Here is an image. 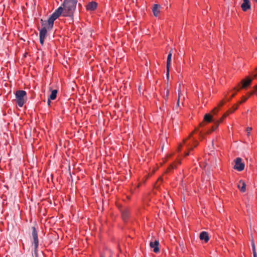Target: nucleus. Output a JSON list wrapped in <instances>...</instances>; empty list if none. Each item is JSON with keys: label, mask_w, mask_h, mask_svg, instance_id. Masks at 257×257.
<instances>
[{"label": "nucleus", "mask_w": 257, "mask_h": 257, "mask_svg": "<svg viewBox=\"0 0 257 257\" xmlns=\"http://www.w3.org/2000/svg\"><path fill=\"white\" fill-rule=\"evenodd\" d=\"M168 94H169V91H168V90H167V95H168Z\"/></svg>", "instance_id": "4c0bfd02"}, {"label": "nucleus", "mask_w": 257, "mask_h": 257, "mask_svg": "<svg viewBox=\"0 0 257 257\" xmlns=\"http://www.w3.org/2000/svg\"><path fill=\"white\" fill-rule=\"evenodd\" d=\"M101 257H104V256H102Z\"/></svg>", "instance_id": "a19ab883"}, {"label": "nucleus", "mask_w": 257, "mask_h": 257, "mask_svg": "<svg viewBox=\"0 0 257 257\" xmlns=\"http://www.w3.org/2000/svg\"><path fill=\"white\" fill-rule=\"evenodd\" d=\"M50 99L49 98L48 100V101H47V104L48 105H50V103H51V101L50 100Z\"/></svg>", "instance_id": "473e14b6"}, {"label": "nucleus", "mask_w": 257, "mask_h": 257, "mask_svg": "<svg viewBox=\"0 0 257 257\" xmlns=\"http://www.w3.org/2000/svg\"><path fill=\"white\" fill-rule=\"evenodd\" d=\"M256 39H257V37L255 38Z\"/></svg>", "instance_id": "58836bf2"}, {"label": "nucleus", "mask_w": 257, "mask_h": 257, "mask_svg": "<svg viewBox=\"0 0 257 257\" xmlns=\"http://www.w3.org/2000/svg\"><path fill=\"white\" fill-rule=\"evenodd\" d=\"M219 123V121H216L215 122V126L212 127V131H214L218 126Z\"/></svg>", "instance_id": "4be33fe9"}, {"label": "nucleus", "mask_w": 257, "mask_h": 257, "mask_svg": "<svg viewBox=\"0 0 257 257\" xmlns=\"http://www.w3.org/2000/svg\"><path fill=\"white\" fill-rule=\"evenodd\" d=\"M162 178L161 177L159 178V179H158V181H157V183H158L160 180L162 181Z\"/></svg>", "instance_id": "f704fd0d"}, {"label": "nucleus", "mask_w": 257, "mask_h": 257, "mask_svg": "<svg viewBox=\"0 0 257 257\" xmlns=\"http://www.w3.org/2000/svg\"><path fill=\"white\" fill-rule=\"evenodd\" d=\"M193 149V147H191L189 149V151H192V150ZM189 154V152H188L187 153H186V154H185V156H188Z\"/></svg>", "instance_id": "c756f323"}, {"label": "nucleus", "mask_w": 257, "mask_h": 257, "mask_svg": "<svg viewBox=\"0 0 257 257\" xmlns=\"http://www.w3.org/2000/svg\"><path fill=\"white\" fill-rule=\"evenodd\" d=\"M198 145V143L197 142H195V144L194 145V147H196Z\"/></svg>", "instance_id": "72a5a7b5"}, {"label": "nucleus", "mask_w": 257, "mask_h": 257, "mask_svg": "<svg viewBox=\"0 0 257 257\" xmlns=\"http://www.w3.org/2000/svg\"><path fill=\"white\" fill-rule=\"evenodd\" d=\"M233 111V109L229 110L227 111V112H228V114H229V113H231V112H230V111Z\"/></svg>", "instance_id": "c9c22d12"}, {"label": "nucleus", "mask_w": 257, "mask_h": 257, "mask_svg": "<svg viewBox=\"0 0 257 257\" xmlns=\"http://www.w3.org/2000/svg\"><path fill=\"white\" fill-rule=\"evenodd\" d=\"M252 81V79L249 78H247L246 79L242 80L241 83H242L241 88H245L249 85Z\"/></svg>", "instance_id": "9b49d317"}, {"label": "nucleus", "mask_w": 257, "mask_h": 257, "mask_svg": "<svg viewBox=\"0 0 257 257\" xmlns=\"http://www.w3.org/2000/svg\"><path fill=\"white\" fill-rule=\"evenodd\" d=\"M252 130V128L250 127H247L246 128V131L247 132V135L249 136L250 134V131Z\"/></svg>", "instance_id": "a878e982"}, {"label": "nucleus", "mask_w": 257, "mask_h": 257, "mask_svg": "<svg viewBox=\"0 0 257 257\" xmlns=\"http://www.w3.org/2000/svg\"><path fill=\"white\" fill-rule=\"evenodd\" d=\"M159 245V241L157 240H152L150 243V247L153 249V251L155 253H158L160 250Z\"/></svg>", "instance_id": "423d86ee"}, {"label": "nucleus", "mask_w": 257, "mask_h": 257, "mask_svg": "<svg viewBox=\"0 0 257 257\" xmlns=\"http://www.w3.org/2000/svg\"><path fill=\"white\" fill-rule=\"evenodd\" d=\"M228 115V112H226V113H225L222 116V117L220 118V119L219 121V122L220 123L222 121V120H223V119L226 117L227 115Z\"/></svg>", "instance_id": "aec40b11"}, {"label": "nucleus", "mask_w": 257, "mask_h": 257, "mask_svg": "<svg viewBox=\"0 0 257 257\" xmlns=\"http://www.w3.org/2000/svg\"><path fill=\"white\" fill-rule=\"evenodd\" d=\"M180 87H181V85L180 84L179 85V89H180ZM178 92H179V96H178V102H177V106H179V101H180V89L178 90Z\"/></svg>", "instance_id": "b1692460"}, {"label": "nucleus", "mask_w": 257, "mask_h": 257, "mask_svg": "<svg viewBox=\"0 0 257 257\" xmlns=\"http://www.w3.org/2000/svg\"><path fill=\"white\" fill-rule=\"evenodd\" d=\"M57 90H53L52 91L51 93L49 96V98L51 100H54L57 96Z\"/></svg>", "instance_id": "dca6fc26"}, {"label": "nucleus", "mask_w": 257, "mask_h": 257, "mask_svg": "<svg viewBox=\"0 0 257 257\" xmlns=\"http://www.w3.org/2000/svg\"><path fill=\"white\" fill-rule=\"evenodd\" d=\"M97 3L95 2H89L86 6V10L89 11H93L97 7Z\"/></svg>", "instance_id": "6e6552de"}, {"label": "nucleus", "mask_w": 257, "mask_h": 257, "mask_svg": "<svg viewBox=\"0 0 257 257\" xmlns=\"http://www.w3.org/2000/svg\"><path fill=\"white\" fill-rule=\"evenodd\" d=\"M251 245L252 248V252L253 257H257V253L256 251L255 243L253 239L251 240Z\"/></svg>", "instance_id": "2eb2a0df"}, {"label": "nucleus", "mask_w": 257, "mask_h": 257, "mask_svg": "<svg viewBox=\"0 0 257 257\" xmlns=\"http://www.w3.org/2000/svg\"><path fill=\"white\" fill-rule=\"evenodd\" d=\"M204 120L210 122L212 120V116L209 114H206L204 117Z\"/></svg>", "instance_id": "f3484780"}, {"label": "nucleus", "mask_w": 257, "mask_h": 257, "mask_svg": "<svg viewBox=\"0 0 257 257\" xmlns=\"http://www.w3.org/2000/svg\"><path fill=\"white\" fill-rule=\"evenodd\" d=\"M32 235L33 238L34 244V254L36 257L38 256V247L39 244V240L38 238V234L35 227H32Z\"/></svg>", "instance_id": "7ed1b4c3"}, {"label": "nucleus", "mask_w": 257, "mask_h": 257, "mask_svg": "<svg viewBox=\"0 0 257 257\" xmlns=\"http://www.w3.org/2000/svg\"><path fill=\"white\" fill-rule=\"evenodd\" d=\"M15 96L17 104L22 107L27 99L26 92L24 90H17L15 93Z\"/></svg>", "instance_id": "f03ea898"}, {"label": "nucleus", "mask_w": 257, "mask_h": 257, "mask_svg": "<svg viewBox=\"0 0 257 257\" xmlns=\"http://www.w3.org/2000/svg\"><path fill=\"white\" fill-rule=\"evenodd\" d=\"M219 123V121H216L215 122V126L212 127V131H214L218 126Z\"/></svg>", "instance_id": "5701e85b"}, {"label": "nucleus", "mask_w": 257, "mask_h": 257, "mask_svg": "<svg viewBox=\"0 0 257 257\" xmlns=\"http://www.w3.org/2000/svg\"><path fill=\"white\" fill-rule=\"evenodd\" d=\"M256 95H257V92L256 93Z\"/></svg>", "instance_id": "ea45409f"}, {"label": "nucleus", "mask_w": 257, "mask_h": 257, "mask_svg": "<svg viewBox=\"0 0 257 257\" xmlns=\"http://www.w3.org/2000/svg\"><path fill=\"white\" fill-rule=\"evenodd\" d=\"M160 6L157 4L154 5L153 12L155 16L157 17L160 13Z\"/></svg>", "instance_id": "f8f14e48"}, {"label": "nucleus", "mask_w": 257, "mask_h": 257, "mask_svg": "<svg viewBox=\"0 0 257 257\" xmlns=\"http://www.w3.org/2000/svg\"><path fill=\"white\" fill-rule=\"evenodd\" d=\"M238 104H237L234 108H233V111H231L230 112L231 113H232L235 110H236L237 108H238Z\"/></svg>", "instance_id": "c85d7f7f"}, {"label": "nucleus", "mask_w": 257, "mask_h": 257, "mask_svg": "<svg viewBox=\"0 0 257 257\" xmlns=\"http://www.w3.org/2000/svg\"><path fill=\"white\" fill-rule=\"evenodd\" d=\"M237 187L240 191L242 192H244L246 191V184L244 181L242 180H240L239 181Z\"/></svg>", "instance_id": "9d476101"}, {"label": "nucleus", "mask_w": 257, "mask_h": 257, "mask_svg": "<svg viewBox=\"0 0 257 257\" xmlns=\"http://www.w3.org/2000/svg\"><path fill=\"white\" fill-rule=\"evenodd\" d=\"M241 8L244 12H246L247 10L250 9L251 5L250 1L243 0V3L241 5Z\"/></svg>", "instance_id": "0eeeda50"}, {"label": "nucleus", "mask_w": 257, "mask_h": 257, "mask_svg": "<svg viewBox=\"0 0 257 257\" xmlns=\"http://www.w3.org/2000/svg\"><path fill=\"white\" fill-rule=\"evenodd\" d=\"M47 31L45 27H43L40 31L39 38L40 42L42 45L44 44L45 37L47 35Z\"/></svg>", "instance_id": "39448f33"}, {"label": "nucleus", "mask_w": 257, "mask_h": 257, "mask_svg": "<svg viewBox=\"0 0 257 257\" xmlns=\"http://www.w3.org/2000/svg\"><path fill=\"white\" fill-rule=\"evenodd\" d=\"M256 91H257V86L255 87V90L251 92L250 93L249 96L252 95V94H254V93H255Z\"/></svg>", "instance_id": "7c9ffc66"}, {"label": "nucleus", "mask_w": 257, "mask_h": 257, "mask_svg": "<svg viewBox=\"0 0 257 257\" xmlns=\"http://www.w3.org/2000/svg\"><path fill=\"white\" fill-rule=\"evenodd\" d=\"M218 111V109L217 108V107H215L212 111V112L213 113H214V114H216Z\"/></svg>", "instance_id": "bb28decb"}, {"label": "nucleus", "mask_w": 257, "mask_h": 257, "mask_svg": "<svg viewBox=\"0 0 257 257\" xmlns=\"http://www.w3.org/2000/svg\"><path fill=\"white\" fill-rule=\"evenodd\" d=\"M247 99H248V97H243L242 98L241 100L239 102V104H241V103L245 102Z\"/></svg>", "instance_id": "393cba45"}, {"label": "nucleus", "mask_w": 257, "mask_h": 257, "mask_svg": "<svg viewBox=\"0 0 257 257\" xmlns=\"http://www.w3.org/2000/svg\"><path fill=\"white\" fill-rule=\"evenodd\" d=\"M235 95V94H233L232 95H231V98L233 97H234Z\"/></svg>", "instance_id": "e433bc0d"}, {"label": "nucleus", "mask_w": 257, "mask_h": 257, "mask_svg": "<svg viewBox=\"0 0 257 257\" xmlns=\"http://www.w3.org/2000/svg\"><path fill=\"white\" fill-rule=\"evenodd\" d=\"M171 65H167V80H169V71H170V67Z\"/></svg>", "instance_id": "a211bd4d"}, {"label": "nucleus", "mask_w": 257, "mask_h": 257, "mask_svg": "<svg viewBox=\"0 0 257 257\" xmlns=\"http://www.w3.org/2000/svg\"><path fill=\"white\" fill-rule=\"evenodd\" d=\"M77 0H64L63 3L62 7H59L51 15L48 19L47 22L43 23V25H46L47 23V28L48 30H51L53 26L54 22L61 14L64 17H72L75 10Z\"/></svg>", "instance_id": "f257e3e1"}, {"label": "nucleus", "mask_w": 257, "mask_h": 257, "mask_svg": "<svg viewBox=\"0 0 257 257\" xmlns=\"http://www.w3.org/2000/svg\"><path fill=\"white\" fill-rule=\"evenodd\" d=\"M122 218L124 220H125L127 219L129 216V212L126 210H124L122 211L121 213Z\"/></svg>", "instance_id": "ddd939ff"}, {"label": "nucleus", "mask_w": 257, "mask_h": 257, "mask_svg": "<svg viewBox=\"0 0 257 257\" xmlns=\"http://www.w3.org/2000/svg\"><path fill=\"white\" fill-rule=\"evenodd\" d=\"M242 159L240 158H237L235 160V165L234 166L233 168L238 171H242L244 169V164L241 162Z\"/></svg>", "instance_id": "20e7f679"}, {"label": "nucleus", "mask_w": 257, "mask_h": 257, "mask_svg": "<svg viewBox=\"0 0 257 257\" xmlns=\"http://www.w3.org/2000/svg\"><path fill=\"white\" fill-rule=\"evenodd\" d=\"M252 75H253V77H254V78H255V77H257V68H256V69L255 70L254 73H253L252 74Z\"/></svg>", "instance_id": "cd10ccee"}, {"label": "nucleus", "mask_w": 257, "mask_h": 257, "mask_svg": "<svg viewBox=\"0 0 257 257\" xmlns=\"http://www.w3.org/2000/svg\"><path fill=\"white\" fill-rule=\"evenodd\" d=\"M219 123V121H216L215 122V126L212 127V131H214L218 126Z\"/></svg>", "instance_id": "412c9836"}, {"label": "nucleus", "mask_w": 257, "mask_h": 257, "mask_svg": "<svg viewBox=\"0 0 257 257\" xmlns=\"http://www.w3.org/2000/svg\"><path fill=\"white\" fill-rule=\"evenodd\" d=\"M200 239L204 240L205 242H207L209 239L208 233L206 231L201 232L200 234Z\"/></svg>", "instance_id": "1a4fd4ad"}, {"label": "nucleus", "mask_w": 257, "mask_h": 257, "mask_svg": "<svg viewBox=\"0 0 257 257\" xmlns=\"http://www.w3.org/2000/svg\"><path fill=\"white\" fill-rule=\"evenodd\" d=\"M224 101H221L220 102L219 104H218V106L219 107V106H222L223 104H224Z\"/></svg>", "instance_id": "2f4dec72"}, {"label": "nucleus", "mask_w": 257, "mask_h": 257, "mask_svg": "<svg viewBox=\"0 0 257 257\" xmlns=\"http://www.w3.org/2000/svg\"><path fill=\"white\" fill-rule=\"evenodd\" d=\"M173 52V50L172 49H171V50L170 51L169 54L168 55V57H167V64H166L167 65L171 64Z\"/></svg>", "instance_id": "4468645a"}, {"label": "nucleus", "mask_w": 257, "mask_h": 257, "mask_svg": "<svg viewBox=\"0 0 257 257\" xmlns=\"http://www.w3.org/2000/svg\"><path fill=\"white\" fill-rule=\"evenodd\" d=\"M176 167V165H174V164H172V165H171L168 168V170H167V171L168 172H170L172 170L174 169V168H175Z\"/></svg>", "instance_id": "6ab92c4d"}]
</instances>
